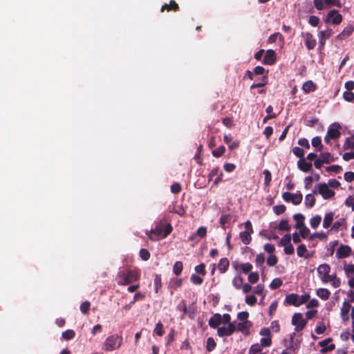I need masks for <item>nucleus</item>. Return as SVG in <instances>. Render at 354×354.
<instances>
[{"label": "nucleus", "instance_id": "obj_1", "mask_svg": "<svg viewBox=\"0 0 354 354\" xmlns=\"http://www.w3.org/2000/svg\"><path fill=\"white\" fill-rule=\"evenodd\" d=\"M173 230L171 225L166 217L161 218L149 234L151 241H158L160 237L166 238Z\"/></svg>", "mask_w": 354, "mask_h": 354}, {"label": "nucleus", "instance_id": "obj_2", "mask_svg": "<svg viewBox=\"0 0 354 354\" xmlns=\"http://www.w3.org/2000/svg\"><path fill=\"white\" fill-rule=\"evenodd\" d=\"M140 276V272L137 270H120L117 274V282L118 285L127 286L138 281Z\"/></svg>", "mask_w": 354, "mask_h": 354}, {"label": "nucleus", "instance_id": "obj_3", "mask_svg": "<svg viewBox=\"0 0 354 354\" xmlns=\"http://www.w3.org/2000/svg\"><path fill=\"white\" fill-rule=\"evenodd\" d=\"M123 338L117 334L109 336L103 344V350L112 351L119 348L122 344Z\"/></svg>", "mask_w": 354, "mask_h": 354}, {"label": "nucleus", "instance_id": "obj_4", "mask_svg": "<svg viewBox=\"0 0 354 354\" xmlns=\"http://www.w3.org/2000/svg\"><path fill=\"white\" fill-rule=\"evenodd\" d=\"M307 324V321L304 319L303 315L300 313H296L292 317V324L294 325L295 330L299 332L302 330Z\"/></svg>", "mask_w": 354, "mask_h": 354}, {"label": "nucleus", "instance_id": "obj_5", "mask_svg": "<svg viewBox=\"0 0 354 354\" xmlns=\"http://www.w3.org/2000/svg\"><path fill=\"white\" fill-rule=\"evenodd\" d=\"M318 192L324 199H330L335 196V192L329 189L326 183H321L318 185Z\"/></svg>", "mask_w": 354, "mask_h": 354}, {"label": "nucleus", "instance_id": "obj_6", "mask_svg": "<svg viewBox=\"0 0 354 354\" xmlns=\"http://www.w3.org/2000/svg\"><path fill=\"white\" fill-rule=\"evenodd\" d=\"M341 128L342 127L339 123L334 122L329 126L327 131V134L330 137L331 139H337L341 135Z\"/></svg>", "mask_w": 354, "mask_h": 354}, {"label": "nucleus", "instance_id": "obj_7", "mask_svg": "<svg viewBox=\"0 0 354 354\" xmlns=\"http://www.w3.org/2000/svg\"><path fill=\"white\" fill-rule=\"evenodd\" d=\"M236 330V326L234 324H230L227 326L218 327L217 334L219 337L230 336Z\"/></svg>", "mask_w": 354, "mask_h": 354}, {"label": "nucleus", "instance_id": "obj_8", "mask_svg": "<svg viewBox=\"0 0 354 354\" xmlns=\"http://www.w3.org/2000/svg\"><path fill=\"white\" fill-rule=\"evenodd\" d=\"M331 20V22L333 24L338 25L342 21V15L337 12L336 10H331L327 15L326 22Z\"/></svg>", "mask_w": 354, "mask_h": 354}, {"label": "nucleus", "instance_id": "obj_9", "mask_svg": "<svg viewBox=\"0 0 354 354\" xmlns=\"http://www.w3.org/2000/svg\"><path fill=\"white\" fill-rule=\"evenodd\" d=\"M301 37L304 39L305 45L308 50H312L315 47L317 41L311 33L302 32Z\"/></svg>", "mask_w": 354, "mask_h": 354}, {"label": "nucleus", "instance_id": "obj_10", "mask_svg": "<svg viewBox=\"0 0 354 354\" xmlns=\"http://www.w3.org/2000/svg\"><path fill=\"white\" fill-rule=\"evenodd\" d=\"M352 250L350 246L341 245L337 250L336 257L338 259H343L349 257Z\"/></svg>", "mask_w": 354, "mask_h": 354}, {"label": "nucleus", "instance_id": "obj_11", "mask_svg": "<svg viewBox=\"0 0 354 354\" xmlns=\"http://www.w3.org/2000/svg\"><path fill=\"white\" fill-rule=\"evenodd\" d=\"M295 333H292L290 335V341L289 344L287 346L288 349H290L292 351H296L299 349L300 347L301 343V338H297L295 339Z\"/></svg>", "mask_w": 354, "mask_h": 354}, {"label": "nucleus", "instance_id": "obj_12", "mask_svg": "<svg viewBox=\"0 0 354 354\" xmlns=\"http://www.w3.org/2000/svg\"><path fill=\"white\" fill-rule=\"evenodd\" d=\"M276 62V53L273 50H268L264 56L263 63L267 65H272Z\"/></svg>", "mask_w": 354, "mask_h": 354}, {"label": "nucleus", "instance_id": "obj_13", "mask_svg": "<svg viewBox=\"0 0 354 354\" xmlns=\"http://www.w3.org/2000/svg\"><path fill=\"white\" fill-rule=\"evenodd\" d=\"M331 341H332L331 338H327V339H325L323 341H321L318 343V344L321 347H322V348L321 349V352L322 353H326L328 351H331L335 349V345L334 344H331L327 346L329 342H330Z\"/></svg>", "mask_w": 354, "mask_h": 354}, {"label": "nucleus", "instance_id": "obj_14", "mask_svg": "<svg viewBox=\"0 0 354 354\" xmlns=\"http://www.w3.org/2000/svg\"><path fill=\"white\" fill-rule=\"evenodd\" d=\"M222 323V315L219 313L214 314L209 320V326L212 328H218Z\"/></svg>", "mask_w": 354, "mask_h": 354}, {"label": "nucleus", "instance_id": "obj_15", "mask_svg": "<svg viewBox=\"0 0 354 354\" xmlns=\"http://www.w3.org/2000/svg\"><path fill=\"white\" fill-rule=\"evenodd\" d=\"M351 309V305L348 301H344L341 308V317L344 322L349 319L348 313Z\"/></svg>", "mask_w": 354, "mask_h": 354}, {"label": "nucleus", "instance_id": "obj_16", "mask_svg": "<svg viewBox=\"0 0 354 354\" xmlns=\"http://www.w3.org/2000/svg\"><path fill=\"white\" fill-rule=\"evenodd\" d=\"M285 301L289 304L296 307L300 306L299 301V295L297 294L291 293L286 297Z\"/></svg>", "mask_w": 354, "mask_h": 354}, {"label": "nucleus", "instance_id": "obj_17", "mask_svg": "<svg viewBox=\"0 0 354 354\" xmlns=\"http://www.w3.org/2000/svg\"><path fill=\"white\" fill-rule=\"evenodd\" d=\"M252 326V323L250 321L241 322L238 323L236 326V330L241 332L245 335H248L249 333V328Z\"/></svg>", "mask_w": 354, "mask_h": 354}, {"label": "nucleus", "instance_id": "obj_18", "mask_svg": "<svg viewBox=\"0 0 354 354\" xmlns=\"http://www.w3.org/2000/svg\"><path fill=\"white\" fill-rule=\"evenodd\" d=\"M312 166L311 162H307L304 158L299 159L297 162L298 168L304 172L310 171L312 169Z\"/></svg>", "mask_w": 354, "mask_h": 354}, {"label": "nucleus", "instance_id": "obj_19", "mask_svg": "<svg viewBox=\"0 0 354 354\" xmlns=\"http://www.w3.org/2000/svg\"><path fill=\"white\" fill-rule=\"evenodd\" d=\"M165 10H167V11L176 12L179 10V6L178 3H176L175 1L171 0L169 4L165 3L162 6L160 11L164 12Z\"/></svg>", "mask_w": 354, "mask_h": 354}, {"label": "nucleus", "instance_id": "obj_20", "mask_svg": "<svg viewBox=\"0 0 354 354\" xmlns=\"http://www.w3.org/2000/svg\"><path fill=\"white\" fill-rule=\"evenodd\" d=\"M293 218L296 221V224L295 226V228L299 229L301 227H303L304 226H306L304 223L305 217L303 214L299 213L295 214L293 215Z\"/></svg>", "mask_w": 354, "mask_h": 354}, {"label": "nucleus", "instance_id": "obj_21", "mask_svg": "<svg viewBox=\"0 0 354 354\" xmlns=\"http://www.w3.org/2000/svg\"><path fill=\"white\" fill-rule=\"evenodd\" d=\"M230 261L227 258H222L220 259L218 269L221 273H225L229 267Z\"/></svg>", "mask_w": 354, "mask_h": 354}, {"label": "nucleus", "instance_id": "obj_22", "mask_svg": "<svg viewBox=\"0 0 354 354\" xmlns=\"http://www.w3.org/2000/svg\"><path fill=\"white\" fill-rule=\"evenodd\" d=\"M316 88V84H315L311 80L305 82L302 86V89L306 93H309L310 92L315 91Z\"/></svg>", "mask_w": 354, "mask_h": 354}, {"label": "nucleus", "instance_id": "obj_23", "mask_svg": "<svg viewBox=\"0 0 354 354\" xmlns=\"http://www.w3.org/2000/svg\"><path fill=\"white\" fill-rule=\"evenodd\" d=\"M330 267L327 263L321 264L317 268V273L319 275H322V277H324L325 275H328V274L330 273Z\"/></svg>", "mask_w": 354, "mask_h": 354}, {"label": "nucleus", "instance_id": "obj_24", "mask_svg": "<svg viewBox=\"0 0 354 354\" xmlns=\"http://www.w3.org/2000/svg\"><path fill=\"white\" fill-rule=\"evenodd\" d=\"M333 216H334L333 212H328L325 214V216H324V218L323 221V227L324 228H328L331 225L333 221Z\"/></svg>", "mask_w": 354, "mask_h": 354}, {"label": "nucleus", "instance_id": "obj_25", "mask_svg": "<svg viewBox=\"0 0 354 354\" xmlns=\"http://www.w3.org/2000/svg\"><path fill=\"white\" fill-rule=\"evenodd\" d=\"M317 295L323 300H327L330 296V292L326 288H319L317 290Z\"/></svg>", "mask_w": 354, "mask_h": 354}, {"label": "nucleus", "instance_id": "obj_26", "mask_svg": "<svg viewBox=\"0 0 354 354\" xmlns=\"http://www.w3.org/2000/svg\"><path fill=\"white\" fill-rule=\"evenodd\" d=\"M251 234L252 233L245 231H243L240 233L239 236L243 244L248 245L251 242Z\"/></svg>", "mask_w": 354, "mask_h": 354}, {"label": "nucleus", "instance_id": "obj_27", "mask_svg": "<svg viewBox=\"0 0 354 354\" xmlns=\"http://www.w3.org/2000/svg\"><path fill=\"white\" fill-rule=\"evenodd\" d=\"M171 212H174L178 215L183 216L185 214V209L183 205H174L173 208L170 210Z\"/></svg>", "mask_w": 354, "mask_h": 354}, {"label": "nucleus", "instance_id": "obj_28", "mask_svg": "<svg viewBox=\"0 0 354 354\" xmlns=\"http://www.w3.org/2000/svg\"><path fill=\"white\" fill-rule=\"evenodd\" d=\"M312 145L317 148V151H321L323 149V145L322 144V140L319 136L314 137L312 139Z\"/></svg>", "mask_w": 354, "mask_h": 354}, {"label": "nucleus", "instance_id": "obj_29", "mask_svg": "<svg viewBox=\"0 0 354 354\" xmlns=\"http://www.w3.org/2000/svg\"><path fill=\"white\" fill-rule=\"evenodd\" d=\"M232 284L236 289H241L243 284V278L241 275L236 276L232 279Z\"/></svg>", "mask_w": 354, "mask_h": 354}, {"label": "nucleus", "instance_id": "obj_30", "mask_svg": "<svg viewBox=\"0 0 354 354\" xmlns=\"http://www.w3.org/2000/svg\"><path fill=\"white\" fill-rule=\"evenodd\" d=\"M344 150L354 149V138L348 137L345 140L343 145Z\"/></svg>", "mask_w": 354, "mask_h": 354}, {"label": "nucleus", "instance_id": "obj_31", "mask_svg": "<svg viewBox=\"0 0 354 354\" xmlns=\"http://www.w3.org/2000/svg\"><path fill=\"white\" fill-rule=\"evenodd\" d=\"M267 84H268V76H267V75H266L261 77V81L259 82L254 83L253 84H252L250 86V88L253 89L255 88L263 87V86H266Z\"/></svg>", "mask_w": 354, "mask_h": 354}, {"label": "nucleus", "instance_id": "obj_32", "mask_svg": "<svg viewBox=\"0 0 354 354\" xmlns=\"http://www.w3.org/2000/svg\"><path fill=\"white\" fill-rule=\"evenodd\" d=\"M75 337V333L73 330H66L62 333V337L65 340H70Z\"/></svg>", "mask_w": 354, "mask_h": 354}, {"label": "nucleus", "instance_id": "obj_33", "mask_svg": "<svg viewBox=\"0 0 354 354\" xmlns=\"http://www.w3.org/2000/svg\"><path fill=\"white\" fill-rule=\"evenodd\" d=\"M322 221V217L319 215H316L312 217L310 220V224L311 227L313 229H316L320 224Z\"/></svg>", "mask_w": 354, "mask_h": 354}, {"label": "nucleus", "instance_id": "obj_34", "mask_svg": "<svg viewBox=\"0 0 354 354\" xmlns=\"http://www.w3.org/2000/svg\"><path fill=\"white\" fill-rule=\"evenodd\" d=\"M353 31V28L352 26L346 27L338 35V37L340 39H344L346 37L350 36Z\"/></svg>", "mask_w": 354, "mask_h": 354}, {"label": "nucleus", "instance_id": "obj_35", "mask_svg": "<svg viewBox=\"0 0 354 354\" xmlns=\"http://www.w3.org/2000/svg\"><path fill=\"white\" fill-rule=\"evenodd\" d=\"M315 204V198L311 194H308L305 197V205L308 207H313Z\"/></svg>", "mask_w": 354, "mask_h": 354}, {"label": "nucleus", "instance_id": "obj_36", "mask_svg": "<svg viewBox=\"0 0 354 354\" xmlns=\"http://www.w3.org/2000/svg\"><path fill=\"white\" fill-rule=\"evenodd\" d=\"M183 268V264L182 261H176L173 267V272L176 275L178 276L181 274Z\"/></svg>", "mask_w": 354, "mask_h": 354}, {"label": "nucleus", "instance_id": "obj_37", "mask_svg": "<svg viewBox=\"0 0 354 354\" xmlns=\"http://www.w3.org/2000/svg\"><path fill=\"white\" fill-rule=\"evenodd\" d=\"M320 157H321V159L323 160V162L326 164H328L335 160L333 156L328 152L322 153L320 154Z\"/></svg>", "mask_w": 354, "mask_h": 354}, {"label": "nucleus", "instance_id": "obj_38", "mask_svg": "<svg viewBox=\"0 0 354 354\" xmlns=\"http://www.w3.org/2000/svg\"><path fill=\"white\" fill-rule=\"evenodd\" d=\"M277 228L281 231H290V226L287 220H281L278 224Z\"/></svg>", "mask_w": 354, "mask_h": 354}, {"label": "nucleus", "instance_id": "obj_39", "mask_svg": "<svg viewBox=\"0 0 354 354\" xmlns=\"http://www.w3.org/2000/svg\"><path fill=\"white\" fill-rule=\"evenodd\" d=\"M154 286L156 292H158L162 288L161 276L158 274L154 275Z\"/></svg>", "mask_w": 354, "mask_h": 354}, {"label": "nucleus", "instance_id": "obj_40", "mask_svg": "<svg viewBox=\"0 0 354 354\" xmlns=\"http://www.w3.org/2000/svg\"><path fill=\"white\" fill-rule=\"evenodd\" d=\"M225 147L224 146H221L218 148L212 151V156L215 158L221 157L225 152Z\"/></svg>", "mask_w": 354, "mask_h": 354}, {"label": "nucleus", "instance_id": "obj_41", "mask_svg": "<svg viewBox=\"0 0 354 354\" xmlns=\"http://www.w3.org/2000/svg\"><path fill=\"white\" fill-rule=\"evenodd\" d=\"M153 333H156L158 336H162L165 333L164 326L161 322H159L156 325L153 330Z\"/></svg>", "mask_w": 354, "mask_h": 354}, {"label": "nucleus", "instance_id": "obj_42", "mask_svg": "<svg viewBox=\"0 0 354 354\" xmlns=\"http://www.w3.org/2000/svg\"><path fill=\"white\" fill-rule=\"evenodd\" d=\"M216 346V343L214 341V338H212V337L207 338V345H206L207 351L209 352H211L215 349Z\"/></svg>", "mask_w": 354, "mask_h": 354}, {"label": "nucleus", "instance_id": "obj_43", "mask_svg": "<svg viewBox=\"0 0 354 354\" xmlns=\"http://www.w3.org/2000/svg\"><path fill=\"white\" fill-rule=\"evenodd\" d=\"M176 309L183 312L181 319L184 318V316L187 313V308L185 300H182L180 303L177 306Z\"/></svg>", "mask_w": 354, "mask_h": 354}, {"label": "nucleus", "instance_id": "obj_44", "mask_svg": "<svg viewBox=\"0 0 354 354\" xmlns=\"http://www.w3.org/2000/svg\"><path fill=\"white\" fill-rule=\"evenodd\" d=\"M283 281L280 278H275L271 281L270 288L272 290L277 289L281 287Z\"/></svg>", "mask_w": 354, "mask_h": 354}, {"label": "nucleus", "instance_id": "obj_45", "mask_svg": "<svg viewBox=\"0 0 354 354\" xmlns=\"http://www.w3.org/2000/svg\"><path fill=\"white\" fill-rule=\"evenodd\" d=\"M240 270L245 274H248L252 269V265L250 263H240Z\"/></svg>", "mask_w": 354, "mask_h": 354}, {"label": "nucleus", "instance_id": "obj_46", "mask_svg": "<svg viewBox=\"0 0 354 354\" xmlns=\"http://www.w3.org/2000/svg\"><path fill=\"white\" fill-rule=\"evenodd\" d=\"M261 351L262 348L259 344H254L250 346L248 354H257L260 353Z\"/></svg>", "mask_w": 354, "mask_h": 354}, {"label": "nucleus", "instance_id": "obj_47", "mask_svg": "<svg viewBox=\"0 0 354 354\" xmlns=\"http://www.w3.org/2000/svg\"><path fill=\"white\" fill-rule=\"evenodd\" d=\"M291 199H292L291 202L292 203V204L297 205L301 203L302 199H303V196L300 192L297 193V194H293V196Z\"/></svg>", "mask_w": 354, "mask_h": 354}, {"label": "nucleus", "instance_id": "obj_48", "mask_svg": "<svg viewBox=\"0 0 354 354\" xmlns=\"http://www.w3.org/2000/svg\"><path fill=\"white\" fill-rule=\"evenodd\" d=\"M231 216L230 214L222 215L219 218V223L221 226L225 230V224L230 222Z\"/></svg>", "mask_w": 354, "mask_h": 354}, {"label": "nucleus", "instance_id": "obj_49", "mask_svg": "<svg viewBox=\"0 0 354 354\" xmlns=\"http://www.w3.org/2000/svg\"><path fill=\"white\" fill-rule=\"evenodd\" d=\"M90 306H91V304L88 301H86L82 303V304L80 305L81 312L84 315L88 314L89 312V310H90Z\"/></svg>", "mask_w": 354, "mask_h": 354}, {"label": "nucleus", "instance_id": "obj_50", "mask_svg": "<svg viewBox=\"0 0 354 354\" xmlns=\"http://www.w3.org/2000/svg\"><path fill=\"white\" fill-rule=\"evenodd\" d=\"M291 243V236L289 234H285L280 241L279 245L285 246Z\"/></svg>", "mask_w": 354, "mask_h": 354}, {"label": "nucleus", "instance_id": "obj_51", "mask_svg": "<svg viewBox=\"0 0 354 354\" xmlns=\"http://www.w3.org/2000/svg\"><path fill=\"white\" fill-rule=\"evenodd\" d=\"M326 7L330 8L332 6L341 7L340 0H324Z\"/></svg>", "mask_w": 354, "mask_h": 354}, {"label": "nucleus", "instance_id": "obj_52", "mask_svg": "<svg viewBox=\"0 0 354 354\" xmlns=\"http://www.w3.org/2000/svg\"><path fill=\"white\" fill-rule=\"evenodd\" d=\"M306 252L307 249L304 244H301L297 247V254L299 257H304Z\"/></svg>", "mask_w": 354, "mask_h": 354}, {"label": "nucleus", "instance_id": "obj_53", "mask_svg": "<svg viewBox=\"0 0 354 354\" xmlns=\"http://www.w3.org/2000/svg\"><path fill=\"white\" fill-rule=\"evenodd\" d=\"M286 207L284 205H279L273 207V211L277 215H280L285 212Z\"/></svg>", "mask_w": 354, "mask_h": 354}, {"label": "nucleus", "instance_id": "obj_54", "mask_svg": "<svg viewBox=\"0 0 354 354\" xmlns=\"http://www.w3.org/2000/svg\"><path fill=\"white\" fill-rule=\"evenodd\" d=\"M292 152L297 157L299 158V159L304 158V151L301 148L299 147H295L292 149Z\"/></svg>", "mask_w": 354, "mask_h": 354}, {"label": "nucleus", "instance_id": "obj_55", "mask_svg": "<svg viewBox=\"0 0 354 354\" xmlns=\"http://www.w3.org/2000/svg\"><path fill=\"white\" fill-rule=\"evenodd\" d=\"M259 276L258 272H250L248 275V281L251 283H255L259 281Z\"/></svg>", "mask_w": 354, "mask_h": 354}, {"label": "nucleus", "instance_id": "obj_56", "mask_svg": "<svg viewBox=\"0 0 354 354\" xmlns=\"http://www.w3.org/2000/svg\"><path fill=\"white\" fill-rule=\"evenodd\" d=\"M264 262H265V257H264L263 254L260 253V254H257L256 257V259H255L256 266L257 267H260V266H263Z\"/></svg>", "mask_w": 354, "mask_h": 354}, {"label": "nucleus", "instance_id": "obj_57", "mask_svg": "<svg viewBox=\"0 0 354 354\" xmlns=\"http://www.w3.org/2000/svg\"><path fill=\"white\" fill-rule=\"evenodd\" d=\"M313 3L314 6L318 10H322L326 8L324 0H314Z\"/></svg>", "mask_w": 354, "mask_h": 354}, {"label": "nucleus", "instance_id": "obj_58", "mask_svg": "<svg viewBox=\"0 0 354 354\" xmlns=\"http://www.w3.org/2000/svg\"><path fill=\"white\" fill-rule=\"evenodd\" d=\"M342 170V168L339 165H332L327 167L326 168V171L328 172H334L335 174H339Z\"/></svg>", "mask_w": 354, "mask_h": 354}, {"label": "nucleus", "instance_id": "obj_59", "mask_svg": "<svg viewBox=\"0 0 354 354\" xmlns=\"http://www.w3.org/2000/svg\"><path fill=\"white\" fill-rule=\"evenodd\" d=\"M150 253L147 249L142 248L140 250V257L144 261H147L150 258Z\"/></svg>", "mask_w": 354, "mask_h": 354}, {"label": "nucleus", "instance_id": "obj_60", "mask_svg": "<svg viewBox=\"0 0 354 354\" xmlns=\"http://www.w3.org/2000/svg\"><path fill=\"white\" fill-rule=\"evenodd\" d=\"M190 280L194 284H196V285H201L203 282V279L201 277H199L195 274H193L191 276Z\"/></svg>", "mask_w": 354, "mask_h": 354}, {"label": "nucleus", "instance_id": "obj_61", "mask_svg": "<svg viewBox=\"0 0 354 354\" xmlns=\"http://www.w3.org/2000/svg\"><path fill=\"white\" fill-rule=\"evenodd\" d=\"M333 35V31L331 29H328L326 30L320 31L318 34L319 37H322L325 38L326 39H329Z\"/></svg>", "mask_w": 354, "mask_h": 354}, {"label": "nucleus", "instance_id": "obj_62", "mask_svg": "<svg viewBox=\"0 0 354 354\" xmlns=\"http://www.w3.org/2000/svg\"><path fill=\"white\" fill-rule=\"evenodd\" d=\"M278 262V259L276 255L272 254L267 259V264L269 266H274Z\"/></svg>", "mask_w": 354, "mask_h": 354}, {"label": "nucleus", "instance_id": "obj_63", "mask_svg": "<svg viewBox=\"0 0 354 354\" xmlns=\"http://www.w3.org/2000/svg\"><path fill=\"white\" fill-rule=\"evenodd\" d=\"M344 272L348 276L349 274L354 275V265L352 263L344 266Z\"/></svg>", "mask_w": 354, "mask_h": 354}, {"label": "nucleus", "instance_id": "obj_64", "mask_svg": "<svg viewBox=\"0 0 354 354\" xmlns=\"http://www.w3.org/2000/svg\"><path fill=\"white\" fill-rule=\"evenodd\" d=\"M344 98L347 102L354 101V93L351 91H345L343 94Z\"/></svg>", "mask_w": 354, "mask_h": 354}]
</instances>
